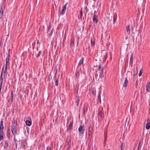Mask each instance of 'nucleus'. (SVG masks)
Listing matches in <instances>:
<instances>
[{
	"mask_svg": "<svg viewBox=\"0 0 150 150\" xmlns=\"http://www.w3.org/2000/svg\"><path fill=\"white\" fill-rule=\"evenodd\" d=\"M128 81L127 78V77L125 78L124 83L123 84V86L124 87H126L127 86V84L128 83Z\"/></svg>",
	"mask_w": 150,
	"mask_h": 150,
	"instance_id": "obj_10",
	"label": "nucleus"
},
{
	"mask_svg": "<svg viewBox=\"0 0 150 150\" xmlns=\"http://www.w3.org/2000/svg\"><path fill=\"white\" fill-rule=\"evenodd\" d=\"M117 16L116 13H115L113 15V22L114 23H115L116 21V20L117 19Z\"/></svg>",
	"mask_w": 150,
	"mask_h": 150,
	"instance_id": "obj_14",
	"label": "nucleus"
},
{
	"mask_svg": "<svg viewBox=\"0 0 150 150\" xmlns=\"http://www.w3.org/2000/svg\"><path fill=\"white\" fill-rule=\"evenodd\" d=\"M10 99H8V102H10Z\"/></svg>",
	"mask_w": 150,
	"mask_h": 150,
	"instance_id": "obj_52",
	"label": "nucleus"
},
{
	"mask_svg": "<svg viewBox=\"0 0 150 150\" xmlns=\"http://www.w3.org/2000/svg\"><path fill=\"white\" fill-rule=\"evenodd\" d=\"M59 83V80L58 79H55V85L57 86L58 85Z\"/></svg>",
	"mask_w": 150,
	"mask_h": 150,
	"instance_id": "obj_29",
	"label": "nucleus"
},
{
	"mask_svg": "<svg viewBox=\"0 0 150 150\" xmlns=\"http://www.w3.org/2000/svg\"><path fill=\"white\" fill-rule=\"evenodd\" d=\"M98 99L99 100V102H101V99L100 97V94H101V91H99L98 92Z\"/></svg>",
	"mask_w": 150,
	"mask_h": 150,
	"instance_id": "obj_19",
	"label": "nucleus"
},
{
	"mask_svg": "<svg viewBox=\"0 0 150 150\" xmlns=\"http://www.w3.org/2000/svg\"><path fill=\"white\" fill-rule=\"evenodd\" d=\"M147 123L146 124V128L147 129H149L150 128V119L148 118L147 120Z\"/></svg>",
	"mask_w": 150,
	"mask_h": 150,
	"instance_id": "obj_4",
	"label": "nucleus"
},
{
	"mask_svg": "<svg viewBox=\"0 0 150 150\" xmlns=\"http://www.w3.org/2000/svg\"><path fill=\"white\" fill-rule=\"evenodd\" d=\"M16 143V148H17V143L16 142V143Z\"/></svg>",
	"mask_w": 150,
	"mask_h": 150,
	"instance_id": "obj_48",
	"label": "nucleus"
},
{
	"mask_svg": "<svg viewBox=\"0 0 150 150\" xmlns=\"http://www.w3.org/2000/svg\"><path fill=\"white\" fill-rule=\"evenodd\" d=\"M53 33V29H52L51 30L50 33V34H49V35L51 36L52 35Z\"/></svg>",
	"mask_w": 150,
	"mask_h": 150,
	"instance_id": "obj_37",
	"label": "nucleus"
},
{
	"mask_svg": "<svg viewBox=\"0 0 150 150\" xmlns=\"http://www.w3.org/2000/svg\"><path fill=\"white\" fill-rule=\"evenodd\" d=\"M8 65H5V69L4 71H7L8 69Z\"/></svg>",
	"mask_w": 150,
	"mask_h": 150,
	"instance_id": "obj_39",
	"label": "nucleus"
},
{
	"mask_svg": "<svg viewBox=\"0 0 150 150\" xmlns=\"http://www.w3.org/2000/svg\"><path fill=\"white\" fill-rule=\"evenodd\" d=\"M65 11L66 9H62L61 11V14L62 15L64 14L65 13Z\"/></svg>",
	"mask_w": 150,
	"mask_h": 150,
	"instance_id": "obj_32",
	"label": "nucleus"
},
{
	"mask_svg": "<svg viewBox=\"0 0 150 150\" xmlns=\"http://www.w3.org/2000/svg\"><path fill=\"white\" fill-rule=\"evenodd\" d=\"M74 41L73 40H71V42H70V45L71 46H74Z\"/></svg>",
	"mask_w": 150,
	"mask_h": 150,
	"instance_id": "obj_30",
	"label": "nucleus"
},
{
	"mask_svg": "<svg viewBox=\"0 0 150 150\" xmlns=\"http://www.w3.org/2000/svg\"><path fill=\"white\" fill-rule=\"evenodd\" d=\"M21 147L23 148H24L25 147V144L24 142H22L21 143Z\"/></svg>",
	"mask_w": 150,
	"mask_h": 150,
	"instance_id": "obj_31",
	"label": "nucleus"
},
{
	"mask_svg": "<svg viewBox=\"0 0 150 150\" xmlns=\"http://www.w3.org/2000/svg\"><path fill=\"white\" fill-rule=\"evenodd\" d=\"M123 145V143L122 142L121 143V150H123V149L122 148Z\"/></svg>",
	"mask_w": 150,
	"mask_h": 150,
	"instance_id": "obj_41",
	"label": "nucleus"
},
{
	"mask_svg": "<svg viewBox=\"0 0 150 150\" xmlns=\"http://www.w3.org/2000/svg\"><path fill=\"white\" fill-rule=\"evenodd\" d=\"M29 128H28V127L27 128V130L28 132L29 131Z\"/></svg>",
	"mask_w": 150,
	"mask_h": 150,
	"instance_id": "obj_49",
	"label": "nucleus"
},
{
	"mask_svg": "<svg viewBox=\"0 0 150 150\" xmlns=\"http://www.w3.org/2000/svg\"><path fill=\"white\" fill-rule=\"evenodd\" d=\"M15 123H16V125L17 124V122L16 121H14V124H15Z\"/></svg>",
	"mask_w": 150,
	"mask_h": 150,
	"instance_id": "obj_47",
	"label": "nucleus"
},
{
	"mask_svg": "<svg viewBox=\"0 0 150 150\" xmlns=\"http://www.w3.org/2000/svg\"><path fill=\"white\" fill-rule=\"evenodd\" d=\"M39 43V41L38 40V43Z\"/></svg>",
	"mask_w": 150,
	"mask_h": 150,
	"instance_id": "obj_54",
	"label": "nucleus"
},
{
	"mask_svg": "<svg viewBox=\"0 0 150 150\" xmlns=\"http://www.w3.org/2000/svg\"><path fill=\"white\" fill-rule=\"evenodd\" d=\"M4 132H0V140H2L4 139Z\"/></svg>",
	"mask_w": 150,
	"mask_h": 150,
	"instance_id": "obj_22",
	"label": "nucleus"
},
{
	"mask_svg": "<svg viewBox=\"0 0 150 150\" xmlns=\"http://www.w3.org/2000/svg\"><path fill=\"white\" fill-rule=\"evenodd\" d=\"M10 131L9 129L8 130L7 132V136L9 138L10 137Z\"/></svg>",
	"mask_w": 150,
	"mask_h": 150,
	"instance_id": "obj_24",
	"label": "nucleus"
},
{
	"mask_svg": "<svg viewBox=\"0 0 150 150\" xmlns=\"http://www.w3.org/2000/svg\"><path fill=\"white\" fill-rule=\"evenodd\" d=\"M50 148L49 147H47V150H50Z\"/></svg>",
	"mask_w": 150,
	"mask_h": 150,
	"instance_id": "obj_43",
	"label": "nucleus"
},
{
	"mask_svg": "<svg viewBox=\"0 0 150 150\" xmlns=\"http://www.w3.org/2000/svg\"><path fill=\"white\" fill-rule=\"evenodd\" d=\"M67 3H66L63 6V9H66L67 7Z\"/></svg>",
	"mask_w": 150,
	"mask_h": 150,
	"instance_id": "obj_35",
	"label": "nucleus"
},
{
	"mask_svg": "<svg viewBox=\"0 0 150 150\" xmlns=\"http://www.w3.org/2000/svg\"><path fill=\"white\" fill-rule=\"evenodd\" d=\"M3 14V11L2 8V7L0 9V18H1Z\"/></svg>",
	"mask_w": 150,
	"mask_h": 150,
	"instance_id": "obj_17",
	"label": "nucleus"
},
{
	"mask_svg": "<svg viewBox=\"0 0 150 150\" xmlns=\"http://www.w3.org/2000/svg\"><path fill=\"white\" fill-rule=\"evenodd\" d=\"M50 25H51V24L50 23V25H49V27L48 28V30H49L50 29Z\"/></svg>",
	"mask_w": 150,
	"mask_h": 150,
	"instance_id": "obj_45",
	"label": "nucleus"
},
{
	"mask_svg": "<svg viewBox=\"0 0 150 150\" xmlns=\"http://www.w3.org/2000/svg\"><path fill=\"white\" fill-rule=\"evenodd\" d=\"M6 0H4L3 1V3H5Z\"/></svg>",
	"mask_w": 150,
	"mask_h": 150,
	"instance_id": "obj_50",
	"label": "nucleus"
},
{
	"mask_svg": "<svg viewBox=\"0 0 150 150\" xmlns=\"http://www.w3.org/2000/svg\"><path fill=\"white\" fill-rule=\"evenodd\" d=\"M13 141L15 143H16V142L17 141L16 139L15 138V135L14 136V138H13Z\"/></svg>",
	"mask_w": 150,
	"mask_h": 150,
	"instance_id": "obj_38",
	"label": "nucleus"
},
{
	"mask_svg": "<svg viewBox=\"0 0 150 150\" xmlns=\"http://www.w3.org/2000/svg\"><path fill=\"white\" fill-rule=\"evenodd\" d=\"M93 125H90L88 127V131L89 132V135L91 134H92V131L93 130Z\"/></svg>",
	"mask_w": 150,
	"mask_h": 150,
	"instance_id": "obj_5",
	"label": "nucleus"
},
{
	"mask_svg": "<svg viewBox=\"0 0 150 150\" xmlns=\"http://www.w3.org/2000/svg\"><path fill=\"white\" fill-rule=\"evenodd\" d=\"M133 55L132 54L130 58V62H129V64L131 65V66L132 65V63H133Z\"/></svg>",
	"mask_w": 150,
	"mask_h": 150,
	"instance_id": "obj_13",
	"label": "nucleus"
},
{
	"mask_svg": "<svg viewBox=\"0 0 150 150\" xmlns=\"http://www.w3.org/2000/svg\"><path fill=\"white\" fill-rule=\"evenodd\" d=\"M25 123L26 125L30 126L32 124V122L31 121L27 120L26 121Z\"/></svg>",
	"mask_w": 150,
	"mask_h": 150,
	"instance_id": "obj_16",
	"label": "nucleus"
},
{
	"mask_svg": "<svg viewBox=\"0 0 150 150\" xmlns=\"http://www.w3.org/2000/svg\"><path fill=\"white\" fill-rule=\"evenodd\" d=\"M97 72H98L99 73V77L101 79H102L103 76V72H104V68L103 67H101V66L100 65H98V69L97 71Z\"/></svg>",
	"mask_w": 150,
	"mask_h": 150,
	"instance_id": "obj_1",
	"label": "nucleus"
},
{
	"mask_svg": "<svg viewBox=\"0 0 150 150\" xmlns=\"http://www.w3.org/2000/svg\"><path fill=\"white\" fill-rule=\"evenodd\" d=\"M2 85V84L1 83H0V93L1 92Z\"/></svg>",
	"mask_w": 150,
	"mask_h": 150,
	"instance_id": "obj_40",
	"label": "nucleus"
},
{
	"mask_svg": "<svg viewBox=\"0 0 150 150\" xmlns=\"http://www.w3.org/2000/svg\"><path fill=\"white\" fill-rule=\"evenodd\" d=\"M79 101H80V99H79V98H78L77 100L76 101V103H77V104H76L77 106L79 105Z\"/></svg>",
	"mask_w": 150,
	"mask_h": 150,
	"instance_id": "obj_33",
	"label": "nucleus"
},
{
	"mask_svg": "<svg viewBox=\"0 0 150 150\" xmlns=\"http://www.w3.org/2000/svg\"><path fill=\"white\" fill-rule=\"evenodd\" d=\"M73 125V123L71 122L70 123L69 125L67 127V129L69 130L72 127Z\"/></svg>",
	"mask_w": 150,
	"mask_h": 150,
	"instance_id": "obj_23",
	"label": "nucleus"
},
{
	"mask_svg": "<svg viewBox=\"0 0 150 150\" xmlns=\"http://www.w3.org/2000/svg\"><path fill=\"white\" fill-rule=\"evenodd\" d=\"M9 54L6 59V65H8L9 64Z\"/></svg>",
	"mask_w": 150,
	"mask_h": 150,
	"instance_id": "obj_12",
	"label": "nucleus"
},
{
	"mask_svg": "<svg viewBox=\"0 0 150 150\" xmlns=\"http://www.w3.org/2000/svg\"><path fill=\"white\" fill-rule=\"evenodd\" d=\"M6 72H7V71H4V76H5L6 75H7Z\"/></svg>",
	"mask_w": 150,
	"mask_h": 150,
	"instance_id": "obj_42",
	"label": "nucleus"
},
{
	"mask_svg": "<svg viewBox=\"0 0 150 150\" xmlns=\"http://www.w3.org/2000/svg\"><path fill=\"white\" fill-rule=\"evenodd\" d=\"M107 53H106V54L104 56V58L103 59V62H105L106 61V59H107Z\"/></svg>",
	"mask_w": 150,
	"mask_h": 150,
	"instance_id": "obj_26",
	"label": "nucleus"
},
{
	"mask_svg": "<svg viewBox=\"0 0 150 150\" xmlns=\"http://www.w3.org/2000/svg\"><path fill=\"white\" fill-rule=\"evenodd\" d=\"M41 51H39L38 52V54L36 55V57H38L40 56V54H41Z\"/></svg>",
	"mask_w": 150,
	"mask_h": 150,
	"instance_id": "obj_36",
	"label": "nucleus"
},
{
	"mask_svg": "<svg viewBox=\"0 0 150 150\" xmlns=\"http://www.w3.org/2000/svg\"><path fill=\"white\" fill-rule=\"evenodd\" d=\"M125 39H127V38H125Z\"/></svg>",
	"mask_w": 150,
	"mask_h": 150,
	"instance_id": "obj_55",
	"label": "nucleus"
},
{
	"mask_svg": "<svg viewBox=\"0 0 150 150\" xmlns=\"http://www.w3.org/2000/svg\"><path fill=\"white\" fill-rule=\"evenodd\" d=\"M23 96L21 95H20V98H21Z\"/></svg>",
	"mask_w": 150,
	"mask_h": 150,
	"instance_id": "obj_46",
	"label": "nucleus"
},
{
	"mask_svg": "<svg viewBox=\"0 0 150 150\" xmlns=\"http://www.w3.org/2000/svg\"><path fill=\"white\" fill-rule=\"evenodd\" d=\"M83 11H82V8H81L80 12V16L81 18H82V16L83 15Z\"/></svg>",
	"mask_w": 150,
	"mask_h": 150,
	"instance_id": "obj_28",
	"label": "nucleus"
},
{
	"mask_svg": "<svg viewBox=\"0 0 150 150\" xmlns=\"http://www.w3.org/2000/svg\"><path fill=\"white\" fill-rule=\"evenodd\" d=\"M9 146V142L8 141L6 140L5 141V144L4 146V149H6Z\"/></svg>",
	"mask_w": 150,
	"mask_h": 150,
	"instance_id": "obj_8",
	"label": "nucleus"
},
{
	"mask_svg": "<svg viewBox=\"0 0 150 150\" xmlns=\"http://www.w3.org/2000/svg\"><path fill=\"white\" fill-rule=\"evenodd\" d=\"M71 143V140L70 139H69V141L68 142V144H69V143Z\"/></svg>",
	"mask_w": 150,
	"mask_h": 150,
	"instance_id": "obj_44",
	"label": "nucleus"
},
{
	"mask_svg": "<svg viewBox=\"0 0 150 150\" xmlns=\"http://www.w3.org/2000/svg\"><path fill=\"white\" fill-rule=\"evenodd\" d=\"M88 106L87 105H84L83 108V111L85 113L88 110Z\"/></svg>",
	"mask_w": 150,
	"mask_h": 150,
	"instance_id": "obj_18",
	"label": "nucleus"
},
{
	"mask_svg": "<svg viewBox=\"0 0 150 150\" xmlns=\"http://www.w3.org/2000/svg\"><path fill=\"white\" fill-rule=\"evenodd\" d=\"M91 45L92 46H93L94 45L95 41L94 40H92V39H91Z\"/></svg>",
	"mask_w": 150,
	"mask_h": 150,
	"instance_id": "obj_25",
	"label": "nucleus"
},
{
	"mask_svg": "<svg viewBox=\"0 0 150 150\" xmlns=\"http://www.w3.org/2000/svg\"><path fill=\"white\" fill-rule=\"evenodd\" d=\"M142 69H140V71H139V76H140L142 75Z\"/></svg>",
	"mask_w": 150,
	"mask_h": 150,
	"instance_id": "obj_34",
	"label": "nucleus"
},
{
	"mask_svg": "<svg viewBox=\"0 0 150 150\" xmlns=\"http://www.w3.org/2000/svg\"><path fill=\"white\" fill-rule=\"evenodd\" d=\"M11 127L12 128L11 131L12 134L15 136L16 133V129L15 126H11Z\"/></svg>",
	"mask_w": 150,
	"mask_h": 150,
	"instance_id": "obj_3",
	"label": "nucleus"
},
{
	"mask_svg": "<svg viewBox=\"0 0 150 150\" xmlns=\"http://www.w3.org/2000/svg\"><path fill=\"white\" fill-rule=\"evenodd\" d=\"M84 129L83 126L82 125H80V127L78 129V131L80 135L82 136L84 132Z\"/></svg>",
	"mask_w": 150,
	"mask_h": 150,
	"instance_id": "obj_2",
	"label": "nucleus"
},
{
	"mask_svg": "<svg viewBox=\"0 0 150 150\" xmlns=\"http://www.w3.org/2000/svg\"><path fill=\"white\" fill-rule=\"evenodd\" d=\"M4 67H3L2 68V71L1 72V75L0 76V83H1L2 84V83H3V71H4Z\"/></svg>",
	"mask_w": 150,
	"mask_h": 150,
	"instance_id": "obj_9",
	"label": "nucleus"
},
{
	"mask_svg": "<svg viewBox=\"0 0 150 150\" xmlns=\"http://www.w3.org/2000/svg\"><path fill=\"white\" fill-rule=\"evenodd\" d=\"M3 120H2L0 122V132H4L3 130L4 128V127L3 126Z\"/></svg>",
	"mask_w": 150,
	"mask_h": 150,
	"instance_id": "obj_6",
	"label": "nucleus"
},
{
	"mask_svg": "<svg viewBox=\"0 0 150 150\" xmlns=\"http://www.w3.org/2000/svg\"><path fill=\"white\" fill-rule=\"evenodd\" d=\"M150 89V80L149 81L146 85V90L147 92H148L149 91Z\"/></svg>",
	"mask_w": 150,
	"mask_h": 150,
	"instance_id": "obj_7",
	"label": "nucleus"
},
{
	"mask_svg": "<svg viewBox=\"0 0 150 150\" xmlns=\"http://www.w3.org/2000/svg\"><path fill=\"white\" fill-rule=\"evenodd\" d=\"M11 103L13 102V91H11Z\"/></svg>",
	"mask_w": 150,
	"mask_h": 150,
	"instance_id": "obj_15",
	"label": "nucleus"
},
{
	"mask_svg": "<svg viewBox=\"0 0 150 150\" xmlns=\"http://www.w3.org/2000/svg\"><path fill=\"white\" fill-rule=\"evenodd\" d=\"M137 83V81L136 84Z\"/></svg>",
	"mask_w": 150,
	"mask_h": 150,
	"instance_id": "obj_53",
	"label": "nucleus"
},
{
	"mask_svg": "<svg viewBox=\"0 0 150 150\" xmlns=\"http://www.w3.org/2000/svg\"><path fill=\"white\" fill-rule=\"evenodd\" d=\"M78 73V74H79V72H77V74Z\"/></svg>",
	"mask_w": 150,
	"mask_h": 150,
	"instance_id": "obj_51",
	"label": "nucleus"
},
{
	"mask_svg": "<svg viewBox=\"0 0 150 150\" xmlns=\"http://www.w3.org/2000/svg\"><path fill=\"white\" fill-rule=\"evenodd\" d=\"M103 112H102L101 111H100L98 113V116L100 117L101 118L103 117Z\"/></svg>",
	"mask_w": 150,
	"mask_h": 150,
	"instance_id": "obj_20",
	"label": "nucleus"
},
{
	"mask_svg": "<svg viewBox=\"0 0 150 150\" xmlns=\"http://www.w3.org/2000/svg\"><path fill=\"white\" fill-rule=\"evenodd\" d=\"M97 16L96 14H94L93 15V22L94 23H96L98 22V20L97 19Z\"/></svg>",
	"mask_w": 150,
	"mask_h": 150,
	"instance_id": "obj_11",
	"label": "nucleus"
},
{
	"mask_svg": "<svg viewBox=\"0 0 150 150\" xmlns=\"http://www.w3.org/2000/svg\"><path fill=\"white\" fill-rule=\"evenodd\" d=\"M130 29L129 25H128L126 26V31L127 32L129 33L130 32Z\"/></svg>",
	"mask_w": 150,
	"mask_h": 150,
	"instance_id": "obj_21",
	"label": "nucleus"
},
{
	"mask_svg": "<svg viewBox=\"0 0 150 150\" xmlns=\"http://www.w3.org/2000/svg\"><path fill=\"white\" fill-rule=\"evenodd\" d=\"M83 58H82L81 60H80L79 62V64H83Z\"/></svg>",
	"mask_w": 150,
	"mask_h": 150,
	"instance_id": "obj_27",
	"label": "nucleus"
},
{
	"mask_svg": "<svg viewBox=\"0 0 150 150\" xmlns=\"http://www.w3.org/2000/svg\"><path fill=\"white\" fill-rule=\"evenodd\" d=\"M97 74H96V76H97Z\"/></svg>",
	"mask_w": 150,
	"mask_h": 150,
	"instance_id": "obj_56",
	"label": "nucleus"
}]
</instances>
